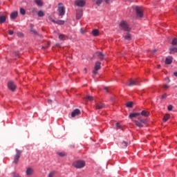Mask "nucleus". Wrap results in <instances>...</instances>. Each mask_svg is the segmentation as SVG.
I'll return each instance as SVG.
<instances>
[{
    "label": "nucleus",
    "mask_w": 177,
    "mask_h": 177,
    "mask_svg": "<svg viewBox=\"0 0 177 177\" xmlns=\"http://www.w3.org/2000/svg\"><path fill=\"white\" fill-rule=\"evenodd\" d=\"M137 83H138L137 80L130 79L127 83V85L128 86H135V85H136Z\"/></svg>",
    "instance_id": "10"
},
{
    "label": "nucleus",
    "mask_w": 177,
    "mask_h": 177,
    "mask_svg": "<svg viewBox=\"0 0 177 177\" xmlns=\"http://www.w3.org/2000/svg\"><path fill=\"white\" fill-rule=\"evenodd\" d=\"M84 72L85 73V74H86V73H88V69H86V68H84Z\"/></svg>",
    "instance_id": "49"
},
{
    "label": "nucleus",
    "mask_w": 177,
    "mask_h": 177,
    "mask_svg": "<svg viewBox=\"0 0 177 177\" xmlns=\"http://www.w3.org/2000/svg\"><path fill=\"white\" fill-rule=\"evenodd\" d=\"M103 2V0H95V3L96 5H97L98 6H100V5H102V3Z\"/></svg>",
    "instance_id": "33"
},
{
    "label": "nucleus",
    "mask_w": 177,
    "mask_h": 177,
    "mask_svg": "<svg viewBox=\"0 0 177 177\" xmlns=\"http://www.w3.org/2000/svg\"><path fill=\"white\" fill-rule=\"evenodd\" d=\"M58 5V12L59 16H64V15L66 14V8H64V6H63V3H59Z\"/></svg>",
    "instance_id": "3"
},
{
    "label": "nucleus",
    "mask_w": 177,
    "mask_h": 177,
    "mask_svg": "<svg viewBox=\"0 0 177 177\" xmlns=\"http://www.w3.org/2000/svg\"><path fill=\"white\" fill-rule=\"evenodd\" d=\"M73 166L77 169H81L85 167V161L84 160H76L73 163Z\"/></svg>",
    "instance_id": "1"
},
{
    "label": "nucleus",
    "mask_w": 177,
    "mask_h": 177,
    "mask_svg": "<svg viewBox=\"0 0 177 177\" xmlns=\"http://www.w3.org/2000/svg\"><path fill=\"white\" fill-rule=\"evenodd\" d=\"M160 67H161L160 65H158V68H160Z\"/></svg>",
    "instance_id": "56"
},
{
    "label": "nucleus",
    "mask_w": 177,
    "mask_h": 177,
    "mask_svg": "<svg viewBox=\"0 0 177 177\" xmlns=\"http://www.w3.org/2000/svg\"><path fill=\"white\" fill-rule=\"evenodd\" d=\"M8 32H9V35H13V33H14V32H13V30H9Z\"/></svg>",
    "instance_id": "47"
},
{
    "label": "nucleus",
    "mask_w": 177,
    "mask_h": 177,
    "mask_svg": "<svg viewBox=\"0 0 177 177\" xmlns=\"http://www.w3.org/2000/svg\"><path fill=\"white\" fill-rule=\"evenodd\" d=\"M113 0H104L106 3H110V2H113Z\"/></svg>",
    "instance_id": "45"
},
{
    "label": "nucleus",
    "mask_w": 177,
    "mask_h": 177,
    "mask_svg": "<svg viewBox=\"0 0 177 177\" xmlns=\"http://www.w3.org/2000/svg\"><path fill=\"white\" fill-rule=\"evenodd\" d=\"M171 45H173L174 46L177 45V37L173 39L171 41Z\"/></svg>",
    "instance_id": "31"
},
{
    "label": "nucleus",
    "mask_w": 177,
    "mask_h": 177,
    "mask_svg": "<svg viewBox=\"0 0 177 177\" xmlns=\"http://www.w3.org/2000/svg\"><path fill=\"white\" fill-rule=\"evenodd\" d=\"M8 87L10 91H12V92H15V91H16V84H15L13 82H9L8 84Z\"/></svg>",
    "instance_id": "7"
},
{
    "label": "nucleus",
    "mask_w": 177,
    "mask_h": 177,
    "mask_svg": "<svg viewBox=\"0 0 177 177\" xmlns=\"http://www.w3.org/2000/svg\"><path fill=\"white\" fill-rule=\"evenodd\" d=\"M49 20L55 24H58L59 26H63L64 24V21L63 20L55 21V19H53L52 17H50Z\"/></svg>",
    "instance_id": "8"
},
{
    "label": "nucleus",
    "mask_w": 177,
    "mask_h": 177,
    "mask_svg": "<svg viewBox=\"0 0 177 177\" xmlns=\"http://www.w3.org/2000/svg\"><path fill=\"white\" fill-rule=\"evenodd\" d=\"M136 17H139L140 19H142L143 17V8L136 6L135 8Z\"/></svg>",
    "instance_id": "2"
},
{
    "label": "nucleus",
    "mask_w": 177,
    "mask_h": 177,
    "mask_svg": "<svg viewBox=\"0 0 177 177\" xmlns=\"http://www.w3.org/2000/svg\"><path fill=\"white\" fill-rule=\"evenodd\" d=\"M122 146L123 148H124V147H127V146H128V142H125V141H123V142H122Z\"/></svg>",
    "instance_id": "37"
},
{
    "label": "nucleus",
    "mask_w": 177,
    "mask_h": 177,
    "mask_svg": "<svg viewBox=\"0 0 177 177\" xmlns=\"http://www.w3.org/2000/svg\"><path fill=\"white\" fill-rule=\"evenodd\" d=\"M156 52H157V49L153 50V53H156Z\"/></svg>",
    "instance_id": "55"
},
{
    "label": "nucleus",
    "mask_w": 177,
    "mask_h": 177,
    "mask_svg": "<svg viewBox=\"0 0 177 177\" xmlns=\"http://www.w3.org/2000/svg\"><path fill=\"white\" fill-rule=\"evenodd\" d=\"M167 109L169 111H172V109H174V107L172 106V105H169Z\"/></svg>",
    "instance_id": "43"
},
{
    "label": "nucleus",
    "mask_w": 177,
    "mask_h": 177,
    "mask_svg": "<svg viewBox=\"0 0 177 177\" xmlns=\"http://www.w3.org/2000/svg\"><path fill=\"white\" fill-rule=\"evenodd\" d=\"M104 89L106 91V92H109V88L108 87H104Z\"/></svg>",
    "instance_id": "51"
},
{
    "label": "nucleus",
    "mask_w": 177,
    "mask_h": 177,
    "mask_svg": "<svg viewBox=\"0 0 177 177\" xmlns=\"http://www.w3.org/2000/svg\"><path fill=\"white\" fill-rule=\"evenodd\" d=\"M55 171H51L49 174L48 177H53V176H55Z\"/></svg>",
    "instance_id": "39"
},
{
    "label": "nucleus",
    "mask_w": 177,
    "mask_h": 177,
    "mask_svg": "<svg viewBox=\"0 0 177 177\" xmlns=\"http://www.w3.org/2000/svg\"><path fill=\"white\" fill-rule=\"evenodd\" d=\"M100 64H102V63H100V62H96L95 66V70H100Z\"/></svg>",
    "instance_id": "25"
},
{
    "label": "nucleus",
    "mask_w": 177,
    "mask_h": 177,
    "mask_svg": "<svg viewBox=\"0 0 177 177\" xmlns=\"http://www.w3.org/2000/svg\"><path fill=\"white\" fill-rule=\"evenodd\" d=\"M48 103H49V104H51V103H52V100H48Z\"/></svg>",
    "instance_id": "53"
},
{
    "label": "nucleus",
    "mask_w": 177,
    "mask_h": 177,
    "mask_svg": "<svg viewBox=\"0 0 177 177\" xmlns=\"http://www.w3.org/2000/svg\"><path fill=\"white\" fill-rule=\"evenodd\" d=\"M120 27H121L124 31H129L131 30L128 24L124 21L120 22Z\"/></svg>",
    "instance_id": "5"
},
{
    "label": "nucleus",
    "mask_w": 177,
    "mask_h": 177,
    "mask_svg": "<svg viewBox=\"0 0 177 177\" xmlns=\"http://www.w3.org/2000/svg\"><path fill=\"white\" fill-rule=\"evenodd\" d=\"M115 126L117 127V128H120V125L119 123H115Z\"/></svg>",
    "instance_id": "48"
},
{
    "label": "nucleus",
    "mask_w": 177,
    "mask_h": 177,
    "mask_svg": "<svg viewBox=\"0 0 177 177\" xmlns=\"http://www.w3.org/2000/svg\"><path fill=\"white\" fill-rule=\"evenodd\" d=\"M81 114V111L80 109H76L71 113V117L74 118L76 115H80Z\"/></svg>",
    "instance_id": "11"
},
{
    "label": "nucleus",
    "mask_w": 177,
    "mask_h": 177,
    "mask_svg": "<svg viewBox=\"0 0 177 177\" xmlns=\"http://www.w3.org/2000/svg\"><path fill=\"white\" fill-rule=\"evenodd\" d=\"M170 55H174V53H177V48L176 47H171L169 49Z\"/></svg>",
    "instance_id": "15"
},
{
    "label": "nucleus",
    "mask_w": 177,
    "mask_h": 177,
    "mask_svg": "<svg viewBox=\"0 0 177 177\" xmlns=\"http://www.w3.org/2000/svg\"><path fill=\"white\" fill-rule=\"evenodd\" d=\"M80 32H81V34H85V32H86V30H85L84 28H81L80 29Z\"/></svg>",
    "instance_id": "40"
},
{
    "label": "nucleus",
    "mask_w": 177,
    "mask_h": 177,
    "mask_svg": "<svg viewBox=\"0 0 177 177\" xmlns=\"http://www.w3.org/2000/svg\"><path fill=\"white\" fill-rule=\"evenodd\" d=\"M6 17H7L6 15L0 16V23L1 24L5 23V21H6Z\"/></svg>",
    "instance_id": "24"
},
{
    "label": "nucleus",
    "mask_w": 177,
    "mask_h": 177,
    "mask_svg": "<svg viewBox=\"0 0 177 177\" xmlns=\"http://www.w3.org/2000/svg\"><path fill=\"white\" fill-rule=\"evenodd\" d=\"M127 107H132L133 106V102H129L126 104Z\"/></svg>",
    "instance_id": "34"
},
{
    "label": "nucleus",
    "mask_w": 177,
    "mask_h": 177,
    "mask_svg": "<svg viewBox=\"0 0 177 177\" xmlns=\"http://www.w3.org/2000/svg\"><path fill=\"white\" fill-rule=\"evenodd\" d=\"M59 39H60V41H66V35L63 34H59Z\"/></svg>",
    "instance_id": "27"
},
{
    "label": "nucleus",
    "mask_w": 177,
    "mask_h": 177,
    "mask_svg": "<svg viewBox=\"0 0 177 177\" xmlns=\"http://www.w3.org/2000/svg\"><path fill=\"white\" fill-rule=\"evenodd\" d=\"M30 27L31 32H32V34H35V35H38V32L34 30V25H32V24H30Z\"/></svg>",
    "instance_id": "17"
},
{
    "label": "nucleus",
    "mask_w": 177,
    "mask_h": 177,
    "mask_svg": "<svg viewBox=\"0 0 177 177\" xmlns=\"http://www.w3.org/2000/svg\"><path fill=\"white\" fill-rule=\"evenodd\" d=\"M12 177H21L20 175L17 172L12 173Z\"/></svg>",
    "instance_id": "35"
},
{
    "label": "nucleus",
    "mask_w": 177,
    "mask_h": 177,
    "mask_svg": "<svg viewBox=\"0 0 177 177\" xmlns=\"http://www.w3.org/2000/svg\"><path fill=\"white\" fill-rule=\"evenodd\" d=\"M17 35H18V37H20L21 38L24 37V35L23 33H21V32H18Z\"/></svg>",
    "instance_id": "41"
},
{
    "label": "nucleus",
    "mask_w": 177,
    "mask_h": 177,
    "mask_svg": "<svg viewBox=\"0 0 177 177\" xmlns=\"http://www.w3.org/2000/svg\"><path fill=\"white\" fill-rule=\"evenodd\" d=\"M26 174L28 176H31V175H32V174H34V169L32 168H28L26 169Z\"/></svg>",
    "instance_id": "12"
},
{
    "label": "nucleus",
    "mask_w": 177,
    "mask_h": 177,
    "mask_svg": "<svg viewBox=\"0 0 177 177\" xmlns=\"http://www.w3.org/2000/svg\"><path fill=\"white\" fill-rule=\"evenodd\" d=\"M81 17H82V10H77V12H76V19L77 20H80V19H81Z\"/></svg>",
    "instance_id": "13"
},
{
    "label": "nucleus",
    "mask_w": 177,
    "mask_h": 177,
    "mask_svg": "<svg viewBox=\"0 0 177 177\" xmlns=\"http://www.w3.org/2000/svg\"><path fill=\"white\" fill-rule=\"evenodd\" d=\"M174 75L175 77H177V71L174 73Z\"/></svg>",
    "instance_id": "54"
},
{
    "label": "nucleus",
    "mask_w": 177,
    "mask_h": 177,
    "mask_svg": "<svg viewBox=\"0 0 177 177\" xmlns=\"http://www.w3.org/2000/svg\"><path fill=\"white\" fill-rule=\"evenodd\" d=\"M57 154H58L59 157H66V156H67L66 152H57Z\"/></svg>",
    "instance_id": "30"
},
{
    "label": "nucleus",
    "mask_w": 177,
    "mask_h": 177,
    "mask_svg": "<svg viewBox=\"0 0 177 177\" xmlns=\"http://www.w3.org/2000/svg\"><path fill=\"white\" fill-rule=\"evenodd\" d=\"M34 2L37 6H44V1L42 0H34Z\"/></svg>",
    "instance_id": "16"
},
{
    "label": "nucleus",
    "mask_w": 177,
    "mask_h": 177,
    "mask_svg": "<svg viewBox=\"0 0 177 177\" xmlns=\"http://www.w3.org/2000/svg\"><path fill=\"white\" fill-rule=\"evenodd\" d=\"M149 113L147 111H142L141 112V115H143L144 117H149Z\"/></svg>",
    "instance_id": "26"
},
{
    "label": "nucleus",
    "mask_w": 177,
    "mask_h": 177,
    "mask_svg": "<svg viewBox=\"0 0 177 177\" xmlns=\"http://www.w3.org/2000/svg\"><path fill=\"white\" fill-rule=\"evenodd\" d=\"M93 74H97V70L95 69L93 71Z\"/></svg>",
    "instance_id": "50"
},
{
    "label": "nucleus",
    "mask_w": 177,
    "mask_h": 177,
    "mask_svg": "<svg viewBox=\"0 0 177 177\" xmlns=\"http://www.w3.org/2000/svg\"><path fill=\"white\" fill-rule=\"evenodd\" d=\"M169 120V114H166L163 118L164 122H167Z\"/></svg>",
    "instance_id": "29"
},
{
    "label": "nucleus",
    "mask_w": 177,
    "mask_h": 177,
    "mask_svg": "<svg viewBox=\"0 0 177 177\" xmlns=\"http://www.w3.org/2000/svg\"><path fill=\"white\" fill-rule=\"evenodd\" d=\"M165 81H167V82H171V80H169V78H168V77L165 78Z\"/></svg>",
    "instance_id": "52"
},
{
    "label": "nucleus",
    "mask_w": 177,
    "mask_h": 177,
    "mask_svg": "<svg viewBox=\"0 0 177 177\" xmlns=\"http://www.w3.org/2000/svg\"><path fill=\"white\" fill-rule=\"evenodd\" d=\"M86 3V1L85 0H76L75 1V5H76V6H79L80 8H84Z\"/></svg>",
    "instance_id": "6"
},
{
    "label": "nucleus",
    "mask_w": 177,
    "mask_h": 177,
    "mask_svg": "<svg viewBox=\"0 0 177 177\" xmlns=\"http://www.w3.org/2000/svg\"><path fill=\"white\" fill-rule=\"evenodd\" d=\"M163 88H164L165 89H168V88H169V85L164 84V85H163Z\"/></svg>",
    "instance_id": "44"
},
{
    "label": "nucleus",
    "mask_w": 177,
    "mask_h": 177,
    "mask_svg": "<svg viewBox=\"0 0 177 177\" xmlns=\"http://www.w3.org/2000/svg\"><path fill=\"white\" fill-rule=\"evenodd\" d=\"M104 104L100 102L96 104L95 108L97 110H102V109H104Z\"/></svg>",
    "instance_id": "14"
},
{
    "label": "nucleus",
    "mask_w": 177,
    "mask_h": 177,
    "mask_svg": "<svg viewBox=\"0 0 177 177\" xmlns=\"http://www.w3.org/2000/svg\"><path fill=\"white\" fill-rule=\"evenodd\" d=\"M138 120H139V121H140V122H142V124H146V120L142 119V118H139Z\"/></svg>",
    "instance_id": "38"
},
{
    "label": "nucleus",
    "mask_w": 177,
    "mask_h": 177,
    "mask_svg": "<svg viewBox=\"0 0 177 177\" xmlns=\"http://www.w3.org/2000/svg\"><path fill=\"white\" fill-rule=\"evenodd\" d=\"M16 155L15 156V158H14V164H17V162H19V160H20V156H21V153H23V151H20L19 149H16Z\"/></svg>",
    "instance_id": "4"
},
{
    "label": "nucleus",
    "mask_w": 177,
    "mask_h": 177,
    "mask_svg": "<svg viewBox=\"0 0 177 177\" xmlns=\"http://www.w3.org/2000/svg\"><path fill=\"white\" fill-rule=\"evenodd\" d=\"M86 100H89L90 102H92V100H93V97L91 96V95H87L85 97Z\"/></svg>",
    "instance_id": "32"
},
{
    "label": "nucleus",
    "mask_w": 177,
    "mask_h": 177,
    "mask_svg": "<svg viewBox=\"0 0 177 177\" xmlns=\"http://www.w3.org/2000/svg\"><path fill=\"white\" fill-rule=\"evenodd\" d=\"M167 98V94H164L162 95L161 99H166Z\"/></svg>",
    "instance_id": "46"
},
{
    "label": "nucleus",
    "mask_w": 177,
    "mask_h": 177,
    "mask_svg": "<svg viewBox=\"0 0 177 177\" xmlns=\"http://www.w3.org/2000/svg\"><path fill=\"white\" fill-rule=\"evenodd\" d=\"M37 15L39 17H44L45 16V12H44L42 10H39L37 13Z\"/></svg>",
    "instance_id": "28"
},
{
    "label": "nucleus",
    "mask_w": 177,
    "mask_h": 177,
    "mask_svg": "<svg viewBox=\"0 0 177 177\" xmlns=\"http://www.w3.org/2000/svg\"><path fill=\"white\" fill-rule=\"evenodd\" d=\"M95 53H96L97 57H99L100 59L106 60V55H104V54H103L102 52L97 51Z\"/></svg>",
    "instance_id": "9"
},
{
    "label": "nucleus",
    "mask_w": 177,
    "mask_h": 177,
    "mask_svg": "<svg viewBox=\"0 0 177 177\" xmlns=\"http://www.w3.org/2000/svg\"><path fill=\"white\" fill-rule=\"evenodd\" d=\"M48 46H50V41H48V43H47V46H46V47H42V49H45L46 48H48Z\"/></svg>",
    "instance_id": "42"
},
{
    "label": "nucleus",
    "mask_w": 177,
    "mask_h": 177,
    "mask_svg": "<svg viewBox=\"0 0 177 177\" xmlns=\"http://www.w3.org/2000/svg\"><path fill=\"white\" fill-rule=\"evenodd\" d=\"M17 17V11H15L10 14V19L15 20Z\"/></svg>",
    "instance_id": "19"
},
{
    "label": "nucleus",
    "mask_w": 177,
    "mask_h": 177,
    "mask_svg": "<svg viewBox=\"0 0 177 177\" xmlns=\"http://www.w3.org/2000/svg\"><path fill=\"white\" fill-rule=\"evenodd\" d=\"M92 34H93V37L99 36V30L93 29V31H92Z\"/></svg>",
    "instance_id": "23"
},
{
    "label": "nucleus",
    "mask_w": 177,
    "mask_h": 177,
    "mask_svg": "<svg viewBox=\"0 0 177 177\" xmlns=\"http://www.w3.org/2000/svg\"><path fill=\"white\" fill-rule=\"evenodd\" d=\"M140 113H130L129 117V118H135L136 117H138Z\"/></svg>",
    "instance_id": "22"
},
{
    "label": "nucleus",
    "mask_w": 177,
    "mask_h": 177,
    "mask_svg": "<svg viewBox=\"0 0 177 177\" xmlns=\"http://www.w3.org/2000/svg\"><path fill=\"white\" fill-rule=\"evenodd\" d=\"M133 122L136 124V127L138 128H143V124L137 120H133Z\"/></svg>",
    "instance_id": "21"
},
{
    "label": "nucleus",
    "mask_w": 177,
    "mask_h": 177,
    "mask_svg": "<svg viewBox=\"0 0 177 177\" xmlns=\"http://www.w3.org/2000/svg\"><path fill=\"white\" fill-rule=\"evenodd\" d=\"M124 38L127 41H131V39H132V35L129 33H127L126 35L124 36Z\"/></svg>",
    "instance_id": "20"
},
{
    "label": "nucleus",
    "mask_w": 177,
    "mask_h": 177,
    "mask_svg": "<svg viewBox=\"0 0 177 177\" xmlns=\"http://www.w3.org/2000/svg\"><path fill=\"white\" fill-rule=\"evenodd\" d=\"M172 57L171 56H169L166 58V60H165V64H171V63H172Z\"/></svg>",
    "instance_id": "18"
},
{
    "label": "nucleus",
    "mask_w": 177,
    "mask_h": 177,
    "mask_svg": "<svg viewBox=\"0 0 177 177\" xmlns=\"http://www.w3.org/2000/svg\"><path fill=\"white\" fill-rule=\"evenodd\" d=\"M20 13L24 16V15H26V10H24V8H21Z\"/></svg>",
    "instance_id": "36"
}]
</instances>
